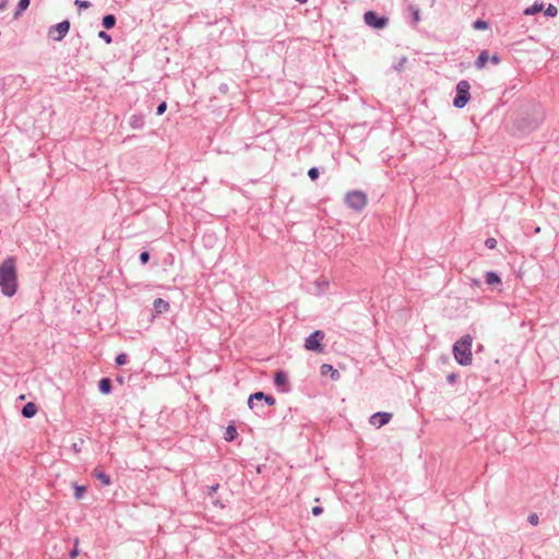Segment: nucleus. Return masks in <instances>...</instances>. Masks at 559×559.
Wrapping results in <instances>:
<instances>
[{
    "label": "nucleus",
    "mask_w": 559,
    "mask_h": 559,
    "mask_svg": "<svg viewBox=\"0 0 559 559\" xmlns=\"http://www.w3.org/2000/svg\"><path fill=\"white\" fill-rule=\"evenodd\" d=\"M316 284L321 288V286H324V287H328L329 286V283L324 280H317L316 281Z\"/></svg>",
    "instance_id": "obj_42"
},
{
    "label": "nucleus",
    "mask_w": 559,
    "mask_h": 559,
    "mask_svg": "<svg viewBox=\"0 0 559 559\" xmlns=\"http://www.w3.org/2000/svg\"><path fill=\"white\" fill-rule=\"evenodd\" d=\"M98 390L103 394H110L112 391V381L110 378H102L98 382Z\"/></svg>",
    "instance_id": "obj_16"
},
{
    "label": "nucleus",
    "mask_w": 559,
    "mask_h": 559,
    "mask_svg": "<svg viewBox=\"0 0 559 559\" xmlns=\"http://www.w3.org/2000/svg\"><path fill=\"white\" fill-rule=\"evenodd\" d=\"M238 437L237 429L234 425H228L224 433V439L228 442L234 441Z\"/></svg>",
    "instance_id": "obj_21"
},
{
    "label": "nucleus",
    "mask_w": 559,
    "mask_h": 559,
    "mask_svg": "<svg viewBox=\"0 0 559 559\" xmlns=\"http://www.w3.org/2000/svg\"><path fill=\"white\" fill-rule=\"evenodd\" d=\"M79 555V550L76 548V546L70 551L69 556L71 559H75Z\"/></svg>",
    "instance_id": "obj_41"
},
{
    "label": "nucleus",
    "mask_w": 559,
    "mask_h": 559,
    "mask_svg": "<svg viewBox=\"0 0 559 559\" xmlns=\"http://www.w3.org/2000/svg\"><path fill=\"white\" fill-rule=\"evenodd\" d=\"M527 521H528V523H530V524H532V525H534V526H535V525H537V524H538V522H539V518H538V515H537L536 513H531V514L528 515V518H527Z\"/></svg>",
    "instance_id": "obj_34"
},
{
    "label": "nucleus",
    "mask_w": 559,
    "mask_h": 559,
    "mask_svg": "<svg viewBox=\"0 0 559 559\" xmlns=\"http://www.w3.org/2000/svg\"><path fill=\"white\" fill-rule=\"evenodd\" d=\"M218 487H219L218 484L210 486L209 487V491H207L209 496L212 497L217 491Z\"/></svg>",
    "instance_id": "obj_38"
},
{
    "label": "nucleus",
    "mask_w": 559,
    "mask_h": 559,
    "mask_svg": "<svg viewBox=\"0 0 559 559\" xmlns=\"http://www.w3.org/2000/svg\"><path fill=\"white\" fill-rule=\"evenodd\" d=\"M166 109H167V103L162 102L156 108V115L162 116L166 111Z\"/></svg>",
    "instance_id": "obj_33"
},
{
    "label": "nucleus",
    "mask_w": 559,
    "mask_h": 559,
    "mask_svg": "<svg viewBox=\"0 0 559 559\" xmlns=\"http://www.w3.org/2000/svg\"><path fill=\"white\" fill-rule=\"evenodd\" d=\"M129 124L132 129L139 130L144 127V116L141 114H134L130 117Z\"/></svg>",
    "instance_id": "obj_17"
},
{
    "label": "nucleus",
    "mask_w": 559,
    "mask_h": 559,
    "mask_svg": "<svg viewBox=\"0 0 559 559\" xmlns=\"http://www.w3.org/2000/svg\"><path fill=\"white\" fill-rule=\"evenodd\" d=\"M321 374H330L331 379L334 381L338 380L341 377L340 372L336 369H334L333 366L330 364H323L321 366Z\"/></svg>",
    "instance_id": "obj_15"
},
{
    "label": "nucleus",
    "mask_w": 559,
    "mask_h": 559,
    "mask_svg": "<svg viewBox=\"0 0 559 559\" xmlns=\"http://www.w3.org/2000/svg\"><path fill=\"white\" fill-rule=\"evenodd\" d=\"M473 284L476 285V286H479L480 285V281L479 280H474Z\"/></svg>",
    "instance_id": "obj_44"
},
{
    "label": "nucleus",
    "mask_w": 559,
    "mask_h": 559,
    "mask_svg": "<svg viewBox=\"0 0 559 559\" xmlns=\"http://www.w3.org/2000/svg\"><path fill=\"white\" fill-rule=\"evenodd\" d=\"M38 407L35 403L28 402L26 403L21 411V414L24 418H33L37 414Z\"/></svg>",
    "instance_id": "obj_13"
},
{
    "label": "nucleus",
    "mask_w": 559,
    "mask_h": 559,
    "mask_svg": "<svg viewBox=\"0 0 559 559\" xmlns=\"http://www.w3.org/2000/svg\"><path fill=\"white\" fill-rule=\"evenodd\" d=\"M543 120V109L540 107L533 106L515 120V126L520 131L527 133L538 128Z\"/></svg>",
    "instance_id": "obj_2"
},
{
    "label": "nucleus",
    "mask_w": 559,
    "mask_h": 559,
    "mask_svg": "<svg viewBox=\"0 0 559 559\" xmlns=\"http://www.w3.org/2000/svg\"><path fill=\"white\" fill-rule=\"evenodd\" d=\"M170 306L169 302L163 298H156L153 301V310L155 314H162L169 310Z\"/></svg>",
    "instance_id": "obj_12"
},
{
    "label": "nucleus",
    "mask_w": 559,
    "mask_h": 559,
    "mask_svg": "<svg viewBox=\"0 0 559 559\" xmlns=\"http://www.w3.org/2000/svg\"><path fill=\"white\" fill-rule=\"evenodd\" d=\"M0 287L3 295L12 297L17 289L15 258L8 257L0 264Z\"/></svg>",
    "instance_id": "obj_1"
},
{
    "label": "nucleus",
    "mask_w": 559,
    "mask_h": 559,
    "mask_svg": "<svg viewBox=\"0 0 559 559\" xmlns=\"http://www.w3.org/2000/svg\"><path fill=\"white\" fill-rule=\"evenodd\" d=\"M367 194L360 190H352L345 194L344 202L347 207L360 212L367 205Z\"/></svg>",
    "instance_id": "obj_4"
},
{
    "label": "nucleus",
    "mask_w": 559,
    "mask_h": 559,
    "mask_svg": "<svg viewBox=\"0 0 559 559\" xmlns=\"http://www.w3.org/2000/svg\"><path fill=\"white\" fill-rule=\"evenodd\" d=\"M489 60H490L493 64H499V63H500V61H501L500 57H499L497 53H495V55H492L491 57H489Z\"/></svg>",
    "instance_id": "obj_39"
},
{
    "label": "nucleus",
    "mask_w": 559,
    "mask_h": 559,
    "mask_svg": "<svg viewBox=\"0 0 559 559\" xmlns=\"http://www.w3.org/2000/svg\"><path fill=\"white\" fill-rule=\"evenodd\" d=\"M274 384L282 391L288 392L290 390L288 377L285 371L278 370L274 374Z\"/></svg>",
    "instance_id": "obj_11"
},
{
    "label": "nucleus",
    "mask_w": 559,
    "mask_h": 559,
    "mask_svg": "<svg viewBox=\"0 0 559 559\" xmlns=\"http://www.w3.org/2000/svg\"><path fill=\"white\" fill-rule=\"evenodd\" d=\"M150 257L151 255L148 251H142L139 257L140 263L143 265L146 264L150 260Z\"/></svg>",
    "instance_id": "obj_32"
},
{
    "label": "nucleus",
    "mask_w": 559,
    "mask_h": 559,
    "mask_svg": "<svg viewBox=\"0 0 559 559\" xmlns=\"http://www.w3.org/2000/svg\"><path fill=\"white\" fill-rule=\"evenodd\" d=\"M469 90H471V85H469L468 81H466V80H461L456 84L455 97L453 98V106L455 108L461 109L468 104V102L471 99Z\"/></svg>",
    "instance_id": "obj_5"
},
{
    "label": "nucleus",
    "mask_w": 559,
    "mask_h": 559,
    "mask_svg": "<svg viewBox=\"0 0 559 559\" xmlns=\"http://www.w3.org/2000/svg\"><path fill=\"white\" fill-rule=\"evenodd\" d=\"M115 361H116V365L123 366L128 361V355L124 353H121V354L117 355Z\"/></svg>",
    "instance_id": "obj_28"
},
{
    "label": "nucleus",
    "mask_w": 559,
    "mask_h": 559,
    "mask_svg": "<svg viewBox=\"0 0 559 559\" xmlns=\"http://www.w3.org/2000/svg\"><path fill=\"white\" fill-rule=\"evenodd\" d=\"M92 476L100 480L103 486H108L111 484V477L100 468H95L92 472Z\"/></svg>",
    "instance_id": "obj_14"
},
{
    "label": "nucleus",
    "mask_w": 559,
    "mask_h": 559,
    "mask_svg": "<svg viewBox=\"0 0 559 559\" xmlns=\"http://www.w3.org/2000/svg\"><path fill=\"white\" fill-rule=\"evenodd\" d=\"M543 8H544L543 3H534L533 5L526 8L523 13L525 15H534V14L540 12L543 10Z\"/></svg>",
    "instance_id": "obj_22"
},
{
    "label": "nucleus",
    "mask_w": 559,
    "mask_h": 559,
    "mask_svg": "<svg viewBox=\"0 0 559 559\" xmlns=\"http://www.w3.org/2000/svg\"><path fill=\"white\" fill-rule=\"evenodd\" d=\"M98 37L102 38L106 44H111L112 37L105 31L98 32Z\"/></svg>",
    "instance_id": "obj_30"
},
{
    "label": "nucleus",
    "mask_w": 559,
    "mask_h": 559,
    "mask_svg": "<svg viewBox=\"0 0 559 559\" xmlns=\"http://www.w3.org/2000/svg\"><path fill=\"white\" fill-rule=\"evenodd\" d=\"M405 62H406V58L404 57V58H402V59L400 60V62H399L396 66H394V69H395V70H401V69L403 68V66H404V63H405Z\"/></svg>",
    "instance_id": "obj_40"
},
{
    "label": "nucleus",
    "mask_w": 559,
    "mask_h": 559,
    "mask_svg": "<svg viewBox=\"0 0 559 559\" xmlns=\"http://www.w3.org/2000/svg\"><path fill=\"white\" fill-rule=\"evenodd\" d=\"M254 401H264L266 405L273 406L275 404V399L272 395L265 394L262 391H258L252 393L248 399V406L250 409L254 411L258 406Z\"/></svg>",
    "instance_id": "obj_9"
},
{
    "label": "nucleus",
    "mask_w": 559,
    "mask_h": 559,
    "mask_svg": "<svg viewBox=\"0 0 559 559\" xmlns=\"http://www.w3.org/2000/svg\"><path fill=\"white\" fill-rule=\"evenodd\" d=\"M485 246L488 249H495L496 246H497V240L495 238H487L486 241H485Z\"/></svg>",
    "instance_id": "obj_35"
},
{
    "label": "nucleus",
    "mask_w": 559,
    "mask_h": 559,
    "mask_svg": "<svg viewBox=\"0 0 559 559\" xmlns=\"http://www.w3.org/2000/svg\"><path fill=\"white\" fill-rule=\"evenodd\" d=\"M485 281L489 286L501 285V278L497 272L489 271L485 275Z\"/></svg>",
    "instance_id": "obj_18"
},
{
    "label": "nucleus",
    "mask_w": 559,
    "mask_h": 559,
    "mask_svg": "<svg viewBox=\"0 0 559 559\" xmlns=\"http://www.w3.org/2000/svg\"><path fill=\"white\" fill-rule=\"evenodd\" d=\"M457 380V374L452 372V373H449L448 377H447V381L450 383V384H454Z\"/></svg>",
    "instance_id": "obj_36"
},
{
    "label": "nucleus",
    "mask_w": 559,
    "mask_h": 559,
    "mask_svg": "<svg viewBox=\"0 0 559 559\" xmlns=\"http://www.w3.org/2000/svg\"><path fill=\"white\" fill-rule=\"evenodd\" d=\"M296 1H297L298 3H300V4H304V3H306L308 0H296Z\"/></svg>",
    "instance_id": "obj_45"
},
{
    "label": "nucleus",
    "mask_w": 559,
    "mask_h": 559,
    "mask_svg": "<svg viewBox=\"0 0 559 559\" xmlns=\"http://www.w3.org/2000/svg\"><path fill=\"white\" fill-rule=\"evenodd\" d=\"M70 21L63 20L62 22L56 24L55 26L50 27L48 35L50 38H52L56 41H61L66 35L68 34L70 29Z\"/></svg>",
    "instance_id": "obj_8"
},
{
    "label": "nucleus",
    "mask_w": 559,
    "mask_h": 559,
    "mask_svg": "<svg viewBox=\"0 0 559 559\" xmlns=\"http://www.w3.org/2000/svg\"><path fill=\"white\" fill-rule=\"evenodd\" d=\"M117 19L114 14H106L102 19V25L105 29H111L115 27Z\"/></svg>",
    "instance_id": "obj_20"
},
{
    "label": "nucleus",
    "mask_w": 559,
    "mask_h": 559,
    "mask_svg": "<svg viewBox=\"0 0 559 559\" xmlns=\"http://www.w3.org/2000/svg\"><path fill=\"white\" fill-rule=\"evenodd\" d=\"M488 27H489V23L485 20L478 19V20L474 21V23H473L474 29L480 31V29H487Z\"/></svg>",
    "instance_id": "obj_25"
},
{
    "label": "nucleus",
    "mask_w": 559,
    "mask_h": 559,
    "mask_svg": "<svg viewBox=\"0 0 559 559\" xmlns=\"http://www.w3.org/2000/svg\"><path fill=\"white\" fill-rule=\"evenodd\" d=\"M74 4L79 8V9H88L91 7V2L90 1H86V0H75L74 1Z\"/></svg>",
    "instance_id": "obj_31"
},
{
    "label": "nucleus",
    "mask_w": 559,
    "mask_h": 559,
    "mask_svg": "<svg viewBox=\"0 0 559 559\" xmlns=\"http://www.w3.org/2000/svg\"><path fill=\"white\" fill-rule=\"evenodd\" d=\"M7 7V0L0 1V11H3Z\"/></svg>",
    "instance_id": "obj_43"
},
{
    "label": "nucleus",
    "mask_w": 559,
    "mask_h": 559,
    "mask_svg": "<svg viewBox=\"0 0 559 559\" xmlns=\"http://www.w3.org/2000/svg\"><path fill=\"white\" fill-rule=\"evenodd\" d=\"M319 175H320V171L317 167H311L309 170H308V176L309 178L314 181L319 178Z\"/></svg>",
    "instance_id": "obj_29"
},
{
    "label": "nucleus",
    "mask_w": 559,
    "mask_h": 559,
    "mask_svg": "<svg viewBox=\"0 0 559 559\" xmlns=\"http://www.w3.org/2000/svg\"><path fill=\"white\" fill-rule=\"evenodd\" d=\"M322 512H323V508H322V507H319V506L313 507V508H312V510H311V513H312L314 516L320 515Z\"/></svg>",
    "instance_id": "obj_37"
},
{
    "label": "nucleus",
    "mask_w": 559,
    "mask_h": 559,
    "mask_svg": "<svg viewBox=\"0 0 559 559\" xmlns=\"http://www.w3.org/2000/svg\"><path fill=\"white\" fill-rule=\"evenodd\" d=\"M364 22L371 28L383 29L389 24V17L370 10L364 13Z\"/></svg>",
    "instance_id": "obj_6"
},
{
    "label": "nucleus",
    "mask_w": 559,
    "mask_h": 559,
    "mask_svg": "<svg viewBox=\"0 0 559 559\" xmlns=\"http://www.w3.org/2000/svg\"><path fill=\"white\" fill-rule=\"evenodd\" d=\"M473 337L469 334L463 335L452 346L455 361L461 366H469L473 361L472 355Z\"/></svg>",
    "instance_id": "obj_3"
},
{
    "label": "nucleus",
    "mask_w": 559,
    "mask_h": 559,
    "mask_svg": "<svg viewBox=\"0 0 559 559\" xmlns=\"http://www.w3.org/2000/svg\"><path fill=\"white\" fill-rule=\"evenodd\" d=\"M324 336L325 335L323 331L316 330L314 332L307 336L305 341V348L310 352L322 353L324 349L322 345Z\"/></svg>",
    "instance_id": "obj_7"
},
{
    "label": "nucleus",
    "mask_w": 559,
    "mask_h": 559,
    "mask_svg": "<svg viewBox=\"0 0 559 559\" xmlns=\"http://www.w3.org/2000/svg\"><path fill=\"white\" fill-rule=\"evenodd\" d=\"M408 11L412 14L413 23L415 25L418 24L419 21H420V11H419V9L416 5L411 4V5H408Z\"/></svg>",
    "instance_id": "obj_23"
},
{
    "label": "nucleus",
    "mask_w": 559,
    "mask_h": 559,
    "mask_svg": "<svg viewBox=\"0 0 559 559\" xmlns=\"http://www.w3.org/2000/svg\"><path fill=\"white\" fill-rule=\"evenodd\" d=\"M86 492L85 486L75 485L74 486V497L75 499H82Z\"/></svg>",
    "instance_id": "obj_26"
},
{
    "label": "nucleus",
    "mask_w": 559,
    "mask_h": 559,
    "mask_svg": "<svg viewBox=\"0 0 559 559\" xmlns=\"http://www.w3.org/2000/svg\"><path fill=\"white\" fill-rule=\"evenodd\" d=\"M392 416H393L392 413L378 412L370 416L369 423L372 426L380 428V427L386 425L391 420Z\"/></svg>",
    "instance_id": "obj_10"
},
{
    "label": "nucleus",
    "mask_w": 559,
    "mask_h": 559,
    "mask_svg": "<svg viewBox=\"0 0 559 559\" xmlns=\"http://www.w3.org/2000/svg\"><path fill=\"white\" fill-rule=\"evenodd\" d=\"M31 3V0H20L16 7L14 16L17 17L23 11H25Z\"/></svg>",
    "instance_id": "obj_24"
},
{
    "label": "nucleus",
    "mask_w": 559,
    "mask_h": 559,
    "mask_svg": "<svg viewBox=\"0 0 559 559\" xmlns=\"http://www.w3.org/2000/svg\"><path fill=\"white\" fill-rule=\"evenodd\" d=\"M558 14V9L554 4H548L545 10V15L549 17H555Z\"/></svg>",
    "instance_id": "obj_27"
},
{
    "label": "nucleus",
    "mask_w": 559,
    "mask_h": 559,
    "mask_svg": "<svg viewBox=\"0 0 559 559\" xmlns=\"http://www.w3.org/2000/svg\"><path fill=\"white\" fill-rule=\"evenodd\" d=\"M488 60H489V51L483 50V51H480V53L478 55V57L475 61V67L477 69H483V68H485Z\"/></svg>",
    "instance_id": "obj_19"
}]
</instances>
